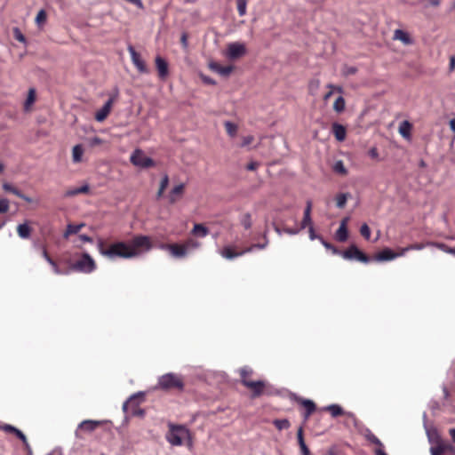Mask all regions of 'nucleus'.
Segmentation results:
<instances>
[{
    "label": "nucleus",
    "mask_w": 455,
    "mask_h": 455,
    "mask_svg": "<svg viewBox=\"0 0 455 455\" xmlns=\"http://www.w3.org/2000/svg\"><path fill=\"white\" fill-rule=\"evenodd\" d=\"M152 246L150 237L143 235L134 236L130 244L124 242H116L112 243L108 249L104 248L102 239H99L97 242L99 252L110 259L116 258L132 259L137 257L140 251H149Z\"/></svg>",
    "instance_id": "nucleus-1"
},
{
    "label": "nucleus",
    "mask_w": 455,
    "mask_h": 455,
    "mask_svg": "<svg viewBox=\"0 0 455 455\" xmlns=\"http://www.w3.org/2000/svg\"><path fill=\"white\" fill-rule=\"evenodd\" d=\"M170 252L171 254L177 259H181L187 256L188 252L186 251V246L179 243H171Z\"/></svg>",
    "instance_id": "nucleus-19"
},
{
    "label": "nucleus",
    "mask_w": 455,
    "mask_h": 455,
    "mask_svg": "<svg viewBox=\"0 0 455 455\" xmlns=\"http://www.w3.org/2000/svg\"><path fill=\"white\" fill-rule=\"evenodd\" d=\"M240 223L245 229H250L252 226L251 214L246 212L240 218Z\"/></svg>",
    "instance_id": "nucleus-35"
},
{
    "label": "nucleus",
    "mask_w": 455,
    "mask_h": 455,
    "mask_svg": "<svg viewBox=\"0 0 455 455\" xmlns=\"http://www.w3.org/2000/svg\"><path fill=\"white\" fill-rule=\"evenodd\" d=\"M189 436V430L185 426L169 424V431L166 433L165 438L170 444L181 446L183 439Z\"/></svg>",
    "instance_id": "nucleus-4"
},
{
    "label": "nucleus",
    "mask_w": 455,
    "mask_h": 455,
    "mask_svg": "<svg viewBox=\"0 0 455 455\" xmlns=\"http://www.w3.org/2000/svg\"><path fill=\"white\" fill-rule=\"evenodd\" d=\"M70 272H80L84 274L92 273L96 269L94 259L88 252L83 253L80 259L70 264Z\"/></svg>",
    "instance_id": "nucleus-5"
},
{
    "label": "nucleus",
    "mask_w": 455,
    "mask_h": 455,
    "mask_svg": "<svg viewBox=\"0 0 455 455\" xmlns=\"http://www.w3.org/2000/svg\"><path fill=\"white\" fill-rule=\"evenodd\" d=\"M117 95L118 90L116 89L115 94L110 96L109 99L104 103L102 108L95 113L94 118L97 122H103L107 118L111 110L112 104L115 99L117 97Z\"/></svg>",
    "instance_id": "nucleus-9"
},
{
    "label": "nucleus",
    "mask_w": 455,
    "mask_h": 455,
    "mask_svg": "<svg viewBox=\"0 0 455 455\" xmlns=\"http://www.w3.org/2000/svg\"><path fill=\"white\" fill-rule=\"evenodd\" d=\"M295 399L298 403H299L305 409L309 412H314L316 409L315 403L310 399H304L295 395Z\"/></svg>",
    "instance_id": "nucleus-27"
},
{
    "label": "nucleus",
    "mask_w": 455,
    "mask_h": 455,
    "mask_svg": "<svg viewBox=\"0 0 455 455\" xmlns=\"http://www.w3.org/2000/svg\"><path fill=\"white\" fill-rule=\"evenodd\" d=\"M100 425H101V421L92 420V419H85L78 425L76 432L78 430H84V431L90 433V432H92L93 430H95V428L97 427H99Z\"/></svg>",
    "instance_id": "nucleus-20"
},
{
    "label": "nucleus",
    "mask_w": 455,
    "mask_h": 455,
    "mask_svg": "<svg viewBox=\"0 0 455 455\" xmlns=\"http://www.w3.org/2000/svg\"><path fill=\"white\" fill-rule=\"evenodd\" d=\"M185 188V185L180 183L175 186L169 193L168 198L170 204H175L178 200V196H181L183 195Z\"/></svg>",
    "instance_id": "nucleus-22"
},
{
    "label": "nucleus",
    "mask_w": 455,
    "mask_h": 455,
    "mask_svg": "<svg viewBox=\"0 0 455 455\" xmlns=\"http://www.w3.org/2000/svg\"><path fill=\"white\" fill-rule=\"evenodd\" d=\"M155 62L159 77L165 79L169 75L168 62L159 55L156 57Z\"/></svg>",
    "instance_id": "nucleus-13"
},
{
    "label": "nucleus",
    "mask_w": 455,
    "mask_h": 455,
    "mask_svg": "<svg viewBox=\"0 0 455 455\" xmlns=\"http://www.w3.org/2000/svg\"><path fill=\"white\" fill-rule=\"evenodd\" d=\"M253 140V137L252 136H245L243 138V141L241 143V147H246L248 145H250Z\"/></svg>",
    "instance_id": "nucleus-62"
},
{
    "label": "nucleus",
    "mask_w": 455,
    "mask_h": 455,
    "mask_svg": "<svg viewBox=\"0 0 455 455\" xmlns=\"http://www.w3.org/2000/svg\"><path fill=\"white\" fill-rule=\"evenodd\" d=\"M335 238L337 241H339L340 243L346 242L348 238L347 228L339 227V228L335 232Z\"/></svg>",
    "instance_id": "nucleus-31"
},
{
    "label": "nucleus",
    "mask_w": 455,
    "mask_h": 455,
    "mask_svg": "<svg viewBox=\"0 0 455 455\" xmlns=\"http://www.w3.org/2000/svg\"><path fill=\"white\" fill-rule=\"evenodd\" d=\"M427 245H434V243H412V244L408 245L407 247L403 248L402 252H403V255H404L409 251H413V250L419 251V250L424 249Z\"/></svg>",
    "instance_id": "nucleus-34"
},
{
    "label": "nucleus",
    "mask_w": 455,
    "mask_h": 455,
    "mask_svg": "<svg viewBox=\"0 0 455 455\" xmlns=\"http://www.w3.org/2000/svg\"><path fill=\"white\" fill-rule=\"evenodd\" d=\"M15 435L17 436V438H19L22 442L28 453H31V447L28 442L26 435L23 434V432L19 429L17 431V433L15 434Z\"/></svg>",
    "instance_id": "nucleus-43"
},
{
    "label": "nucleus",
    "mask_w": 455,
    "mask_h": 455,
    "mask_svg": "<svg viewBox=\"0 0 455 455\" xmlns=\"http://www.w3.org/2000/svg\"><path fill=\"white\" fill-rule=\"evenodd\" d=\"M253 373V371L249 366H244L240 369L241 383L243 385V380H249L248 377Z\"/></svg>",
    "instance_id": "nucleus-42"
},
{
    "label": "nucleus",
    "mask_w": 455,
    "mask_h": 455,
    "mask_svg": "<svg viewBox=\"0 0 455 455\" xmlns=\"http://www.w3.org/2000/svg\"><path fill=\"white\" fill-rule=\"evenodd\" d=\"M9 209V201L5 198L0 199V213H4Z\"/></svg>",
    "instance_id": "nucleus-54"
},
{
    "label": "nucleus",
    "mask_w": 455,
    "mask_h": 455,
    "mask_svg": "<svg viewBox=\"0 0 455 455\" xmlns=\"http://www.w3.org/2000/svg\"><path fill=\"white\" fill-rule=\"evenodd\" d=\"M345 108V99L342 96H339L333 103V109L338 113H341L342 111H344Z\"/></svg>",
    "instance_id": "nucleus-36"
},
{
    "label": "nucleus",
    "mask_w": 455,
    "mask_h": 455,
    "mask_svg": "<svg viewBox=\"0 0 455 455\" xmlns=\"http://www.w3.org/2000/svg\"><path fill=\"white\" fill-rule=\"evenodd\" d=\"M224 125H225V128H226V131H227V133L234 138L236 133H237V125L230 121H226L224 123Z\"/></svg>",
    "instance_id": "nucleus-37"
},
{
    "label": "nucleus",
    "mask_w": 455,
    "mask_h": 455,
    "mask_svg": "<svg viewBox=\"0 0 455 455\" xmlns=\"http://www.w3.org/2000/svg\"><path fill=\"white\" fill-rule=\"evenodd\" d=\"M46 20H47V14H46V12L44 10V9H41L36 16V19H35V22L36 23V25L40 28L42 27L43 25H44V23L46 22Z\"/></svg>",
    "instance_id": "nucleus-40"
},
{
    "label": "nucleus",
    "mask_w": 455,
    "mask_h": 455,
    "mask_svg": "<svg viewBox=\"0 0 455 455\" xmlns=\"http://www.w3.org/2000/svg\"><path fill=\"white\" fill-rule=\"evenodd\" d=\"M276 394H277V391L271 385L265 382L264 395H276Z\"/></svg>",
    "instance_id": "nucleus-55"
},
{
    "label": "nucleus",
    "mask_w": 455,
    "mask_h": 455,
    "mask_svg": "<svg viewBox=\"0 0 455 455\" xmlns=\"http://www.w3.org/2000/svg\"><path fill=\"white\" fill-rule=\"evenodd\" d=\"M184 382L180 377L175 373L169 372L158 378V381L155 387V389H162L167 391L175 388L179 391H182L184 389Z\"/></svg>",
    "instance_id": "nucleus-3"
},
{
    "label": "nucleus",
    "mask_w": 455,
    "mask_h": 455,
    "mask_svg": "<svg viewBox=\"0 0 455 455\" xmlns=\"http://www.w3.org/2000/svg\"><path fill=\"white\" fill-rule=\"evenodd\" d=\"M303 228H284L283 229V233L287 234V235H298L300 230H302Z\"/></svg>",
    "instance_id": "nucleus-53"
},
{
    "label": "nucleus",
    "mask_w": 455,
    "mask_h": 455,
    "mask_svg": "<svg viewBox=\"0 0 455 455\" xmlns=\"http://www.w3.org/2000/svg\"><path fill=\"white\" fill-rule=\"evenodd\" d=\"M42 256L44 257V259L48 263H50V262H51V260H53V259L49 256V254H48V252H47L46 248H45V247H44V246H43V248H42Z\"/></svg>",
    "instance_id": "nucleus-64"
},
{
    "label": "nucleus",
    "mask_w": 455,
    "mask_h": 455,
    "mask_svg": "<svg viewBox=\"0 0 455 455\" xmlns=\"http://www.w3.org/2000/svg\"><path fill=\"white\" fill-rule=\"evenodd\" d=\"M334 255H339L347 260H356L364 264L371 262V258L362 251L355 243L350 244L345 251H340L334 245L328 249Z\"/></svg>",
    "instance_id": "nucleus-2"
},
{
    "label": "nucleus",
    "mask_w": 455,
    "mask_h": 455,
    "mask_svg": "<svg viewBox=\"0 0 455 455\" xmlns=\"http://www.w3.org/2000/svg\"><path fill=\"white\" fill-rule=\"evenodd\" d=\"M273 424L278 430L287 429L291 426L287 419H276L273 421Z\"/></svg>",
    "instance_id": "nucleus-38"
},
{
    "label": "nucleus",
    "mask_w": 455,
    "mask_h": 455,
    "mask_svg": "<svg viewBox=\"0 0 455 455\" xmlns=\"http://www.w3.org/2000/svg\"><path fill=\"white\" fill-rule=\"evenodd\" d=\"M360 233L362 236H363L366 240H369L371 237V229L366 223H363L360 228Z\"/></svg>",
    "instance_id": "nucleus-48"
},
{
    "label": "nucleus",
    "mask_w": 455,
    "mask_h": 455,
    "mask_svg": "<svg viewBox=\"0 0 455 455\" xmlns=\"http://www.w3.org/2000/svg\"><path fill=\"white\" fill-rule=\"evenodd\" d=\"M79 239L84 243H93V239L85 234L79 235Z\"/></svg>",
    "instance_id": "nucleus-63"
},
{
    "label": "nucleus",
    "mask_w": 455,
    "mask_h": 455,
    "mask_svg": "<svg viewBox=\"0 0 455 455\" xmlns=\"http://www.w3.org/2000/svg\"><path fill=\"white\" fill-rule=\"evenodd\" d=\"M297 440L300 449L301 455H311V452L304 440L302 426H300L297 431Z\"/></svg>",
    "instance_id": "nucleus-21"
},
{
    "label": "nucleus",
    "mask_w": 455,
    "mask_h": 455,
    "mask_svg": "<svg viewBox=\"0 0 455 455\" xmlns=\"http://www.w3.org/2000/svg\"><path fill=\"white\" fill-rule=\"evenodd\" d=\"M84 154V148L81 144H77L74 146L72 149V160L74 163H79L82 161V156Z\"/></svg>",
    "instance_id": "nucleus-30"
},
{
    "label": "nucleus",
    "mask_w": 455,
    "mask_h": 455,
    "mask_svg": "<svg viewBox=\"0 0 455 455\" xmlns=\"http://www.w3.org/2000/svg\"><path fill=\"white\" fill-rule=\"evenodd\" d=\"M90 190V186L88 184H84L79 188H75L68 189L65 192L64 196L66 197H72L78 194H86Z\"/></svg>",
    "instance_id": "nucleus-24"
},
{
    "label": "nucleus",
    "mask_w": 455,
    "mask_h": 455,
    "mask_svg": "<svg viewBox=\"0 0 455 455\" xmlns=\"http://www.w3.org/2000/svg\"><path fill=\"white\" fill-rule=\"evenodd\" d=\"M101 143H102V140L98 136H94L89 140V145L91 147H95V146L100 145Z\"/></svg>",
    "instance_id": "nucleus-58"
},
{
    "label": "nucleus",
    "mask_w": 455,
    "mask_h": 455,
    "mask_svg": "<svg viewBox=\"0 0 455 455\" xmlns=\"http://www.w3.org/2000/svg\"><path fill=\"white\" fill-rule=\"evenodd\" d=\"M445 445L439 442L438 445L430 448L431 455H443L445 451Z\"/></svg>",
    "instance_id": "nucleus-44"
},
{
    "label": "nucleus",
    "mask_w": 455,
    "mask_h": 455,
    "mask_svg": "<svg viewBox=\"0 0 455 455\" xmlns=\"http://www.w3.org/2000/svg\"><path fill=\"white\" fill-rule=\"evenodd\" d=\"M184 245L186 246V251L188 252V251L197 249L201 243L196 240L189 238L184 243Z\"/></svg>",
    "instance_id": "nucleus-45"
},
{
    "label": "nucleus",
    "mask_w": 455,
    "mask_h": 455,
    "mask_svg": "<svg viewBox=\"0 0 455 455\" xmlns=\"http://www.w3.org/2000/svg\"><path fill=\"white\" fill-rule=\"evenodd\" d=\"M351 198L350 193H339L336 196V206L343 209L346 206L347 200Z\"/></svg>",
    "instance_id": "nucleus-29"
},
{
    "label": "nucleus",
    "mask_w": 455,
    "mask_h": 455,
    "mask_svg": "<svg viewBox=\"0 0 455 455\" xmlns=\"http://www.w3.org/2000/svg\"><path fill=\"white\" fill-rule=\"evenodd\" d=\"M411 128L412 124L408 120H404L400 124L399 133L404 139H410Z\"/></svg>",
    "instance_id": "nucleus-25"
},
{
    "label": "nucleus",
    "mask_w": 455,
    "mask_h": 455,
    "mask_svg": "<svg viewBox=\"0 0 455 455\" xmlns=\"http://www.w3.org/2000/svg\"><path fill=\"white\" fill-rule=\"evenodd\" d=\"M48 264L52 267V270H53L54 274H56V275H68L71 273L70 267L65 270H62L59 267V266L57 265V263L54 260H51V262Z\"/></svg>",
    "instance_id": "nucleus-39"
},
{
    "label": "nucleus",
    "mask_w": 455,
    "mask_h": 455,
    "mask_svg": "<svg viewBox=\"0 0 455 455\" xmlns=\"http://www.w3.org/2000/svg\"><path fill=\"white\" fill-rule=\"evenodd\" d=\"M243 386L251 389V398L254 399L264 395V380H243Z\"/></svg>",
    "instance_id": "nucleus-10"
},
{
    "label": "nucleus",
    "mask_w": 455,
    "mask_h": 455,
    "mask_svg": "<svg viewBox=\"0 0 455 455\" xmlns=\"http://www.w3.org/2000/svg\"><path fill=\"white\" fill-rule=\"evenodd\" d=\"M17 233L21 239H28L31 234V228L27 222L19 224L17 227Z\"/></svg>",
    "instance_id": "nucleus-26"
},
{
    "label": "nucleus",
    "mask_w": 455,
    "mask_h": 455,
    "mask_svg": "<svg viewBox=\"0 0 455 455\" xmlns=\"http://www.w3.org/2000/svg\"><path fill=\"white\" fill-rule=\"evenodd\" d=\"M13 36L17 41H19L24 44H27L26 36L22 34V32L20 31V29L19 28H13Z\"/></svg>",
    "instance_id": "nucleus-46"
},
{
    "label": "nucleus",
    "mask_w": 455,
    "mask_h": 455,
    "mask_svg": "<svg viewBox=\"0 0 455 455\" xmlns=\"http://www.w3.org/2000/svg\"><path fill=\"white\" fill-rule=\"evenodd\" d=\"M0 430L15 435L19 429L12 425L0 424Z\"/></svg>",
    "instance_id": "nucleus-49"
},
{
    "label": "nucleus",
    "mask_w": 455,
    "mask_h": 455,
    "mask_svg": "<svg viewBox=\"0 0 455 455\" xmlns=\"http://www.w3.org/2000/svg\"><path fill=\"white\" fill-rule=\"evenodd\" d=\"M243 254H245L244 250L236 252L230 246H225L221 251V256L227 259H234L237 257L243 256Z\"/></svg>",
    "instance_id": "nucleus-23"
},
{
    "label": "nucleus",
    "mask_w": 455,
    "mask_h": 455,
    "mask_svg": "<svg viewBox=\"0 0 455 455\" xmlns=\"http://www.w3.org/2000/svg\"><path fill=\"white\" fill-rule=\"evenodd\" d=\"M12 194H13V195L17 196L18 197L23 199L27 203H31L32 202V198H30L29 196L24 195L20 190H19L15 187L13 188Z\"/></svg>",
    "instance_id": "nucleus-50"
},
{
    "label": "nucleus",
    "mask_w": 455,
    "mask_h": 455,
    "mask_svg": "<svg viewBox=\"0 0 455 455\" xmlns=\"http://www.w3.org/2000/svg\"><path fill=\"white\" fill-rule=\"evenodd\" d=\"M145 395L146 393L143 391L132 394L123 404L124 413L127 415L129 410L132 411L133 408H140V404L143 402Z\"/></svg>",
    "instance_id": "nucleus-7"
},
{
    "label": "nucleus",
    "mask_w": 455,
    "mask_h": 455,
    "mask_svg": "<svg viewBox=\"0 0 455 455\" xmlns=\"http://www.w3.org/2000/svg\"><path fill=\"white\" fill-rule=\"evenodd\" d=\"M263 237L265 239V242L263 243H254V244L247 247L246 249H244L245 253L251 252L256 249H259V250L265 249L268 244V238L267 235V231L264 233Z\"/></svg>",
    "instance_id": "nucleus-32"
},
{
    "label": "nucleus",
    "mask_w": 455,
    "mask_h": 455,
    "mask_svg": "<svg viewBox=\"0 0 455 455\" xmlns=\"http://www.w3.org/2000/svg\"><path fill=\"white\" fill-rule=\"evenodd\" d=\"M84 223H81V224H68L67 226V229H66V232L64 233L63 236L65 238H67L69 235H72V234H77L80 229L82 228V227H84Z\"/></svg>",
    "instance_id": "nucleus-33"
},
{
    "label": "nucleus",
    "mask_w": 455,
    "mask_h": 455,
    "mask_svg": "<svg viewBox=\"0 0 455 455\" xmlns=\"http://www.w3.org/2000/svg\"><path fill=\"white\" fill-rule=\"evenodd\" d=\"M307 227H308L309 239L311 241H314V240H318L319 241L320 238L322 237V235L315 234V231L313 224H310Z\"/></svg>",
    "instance_id": "nucleus-51"
},
{
    "label": "nucleus",
    "mask_w": 455,
    "mask_h": 455,
    "mask_svg": "<svg viewBox=\"0 0 455 455\" xmlns=\"http://www.w3.org/2000/svg\"><path fill=\"white\" fill-rule=\"evenodd\" d=\"M333 171L341 175H346L347 173V170L341 160H338L334 163Z\"/></svg>",
    "instance_id": "nucleus-41"
},
{
    "label": "nucleus",
    "mask_w": 455,
    "mask_h": 455,
    "mask_svg": "<svg viewBox=\"0 0 455 455\" xmlns=\"http://www.w3.org/2000/svg\"><path fill=\"white\" fill-rule=\"evenodd\" d=\"M400 256H403V252H402V251L400 252L396 253L390 248H385L381 251L377 253L373 259L371 258V260H376V261H379V262L389 261V260H393Z\"/></svg>",
    "instance_id": "nucleus-12"
},
{
    "label": "nucleus",
    "mask_w": 455,
    "mask_h": 455,
    "mask_svg": "<svg viewBox=\"0 0 455 455\" xmlns=\"http://www.w3.org/2000/svg\"><path fill=\"white\" fill-rule=\"evenodd\" d=\"M192 234L203 238L209 234V228L203 224L196 223L193 227Z\"/></svg>",
    "instance_id": "nucleus-28"
},
{
    "label": "nucleus",
    "mask_w": 455,
    "mask_h": 455,
    "mask_svg": "<svg viewBox=\"0 0 455 455\" xmlns=\"http://www.w3.org/2000/svg\"><path fill=\"white\" fill-rule=\"evenodd\" d=\"M209 68L222 76H228L233 70V66H221L218 62L211 61L209 63Z\"/></svg>",
    "instance_id": "nucleus-14"
},
{
    "label": "nucleus",
    "mask_w": 455,
    "mask_h": 455,
    "mask_svg": "<svg viewBox=\"0 0 455 455\" xmlns=\"http://www.w3.org/2000/svg\"><path fill=\"white\" fill-rule=\"evenodd\" d=\"M36 99V90L34 88H30L28 91V97L26 99V105H30L35 101Z\"/></svg>",
    "instance_id": "nucleus-52"
},
{
    "label": "nucleus",
    "mask_w": 455,
    "mask_h": 455,
    "mask_svg": "<svg viewBox=\"0 0 455 455\" xmlns=\"http://www.w3.org/2000/svg\"><path fill=\"white\" fill-rule=\"evenodd\" d=\"M236 4H237V11H238L239 15L241 17L244 16L246 14L247 1L246 0H236Z\"/></svg>",
    "instance_id": "nucleus-47"
},
{
    "label": "nucleus",
    "mask_w": 455,
    "mask_h": 455,
    "mask_svg": "<svg viewBox=\"0 0 455 455\" xmlns=\"http://www.w3.org/2000/svg\"><path fill=\"white\" fill-rule=\"evenodd\" d=\"M130 161L133 165L140 168H149L155 165L154 160L146 156L144 151L140 148H136L132 153Z\"/></svg>",
    "instance_id": "nucleus-6"
},
{
    "label": "nucleus",
    "mask_w": 455,
    "mask_h": 455,
    "mask_svg": "<svg viewBox=\"0 0 455 455\" xmlns=\"http://www.w3.org/2000/svg\"><path fill=\"white\" fill-rule=\"evenodd\" d=\"M357 72V68L355 67H345L343 73L345 76L355 75Z\"/></svg>",
    "instance_id": "nucleus-60"
},
{
    "label": "nucleus",
    "mask_w": 455,
    "mask_h": 455,
    "mask_svg": "<svg viewBox=\"0 0 455 455\" xmlns=\"http://www.w3.org/2000/svg\"><path fill=\"white\" fill-rule=\"evenodd\" d=\"M323 410L329 411L332 418H337V417L344 415V414H347L348 416H353V413L346 412L343 410V408L339 404H337V403H332V404L327 405V406L323 407Z\"/></svg>",
    "instance_id": "nucleus-17"
},
{
    "label": "nucleus",
    "mask_w": 455,
    "mask_h": 455,
    "mask_svg": "<svg viewBox=\"0 0 455 455\" xmlns=\"http://www.w3.org/2000/svg\"><path fill=\"white\" fill-rule=\"evenodd\" d=\"M246 53L244 44L240 43H230L228 46L227 56L231 60H235L243 57Z\"/></svg>",
    "instance_id": "nucleus-11"
},
{
    "label": "nucleus",
    "mask_w": 455,
    "mask_h": 455,
    "mask_svg": "<svg viewBox=\"0 0 455 455\" xmlns=\"http://www.w3.org/2000/svg\"><path fill=\"white\" fill-rule=\"evenodd\" d=\"M127 51L130 53L132 64L136 67L138 71L141 74H148V68L140 55L136 52L135 48L132 44H128Z\"/></svg>",
    "instance_id": "nucleus-8"
},
{
    "label": "nucleus",
    "mask_w": 455,
    "mask_h": 455,
    "mask_svg": "<svg viewBox=\"0 0 455 455\" xmlns=\"http://www.w3.org/2000/svg\"><path fill=\"white\" fill-rule=\"evenodd\" d=\"M168 184H169V176H168V174L164 173L162 177L159 188H161L162 190H165Z\"/></svg>",
    "instance_id": "nucleus-56"
},
{
    "label": "nucleus",
    "mask_w": 455,
    "mask_h": 455,
    "mask_svg": "<svg viewBox=\"0 0 455 455\" xmlns=\"http://www.w3.org/2000/svg\"><path fill=\"white\" fill-rule=\"evenodd\" d=\"M201 79L205 84H210V85L216 84V81L214 79H212V77L207 76L205 75H201Z\"/></svg>",
    "instance_id": "nucleus-59"
},
{
    "label": "nucleus",
    "mask_w": 455,
    "mask_h": 455,
    "mask_svg": "<svg viewBox=\"0 0 455 455\" xmlns=\"http://www.w3.org/2000/svg\"><path fill=\"white\" fill-rule=\"evenodd\" d=\"M331 131L337 141H343L346 139V127L337 122L331 124Z\"/></svg>",
    "instance_id": "nucleus-16"
},
{
    "label": "nucleus",
    "mask_w": 455,
    "mask_h": 455,
    "mask_svg": "<svg viewBox=\"0 0 455 455\" xmlns=\"http://www.w3.org/2000/svg\"><path fill=\"white\" fill-rule=\"evenodd\" d=\"M145 415V410L141 408H133V410L131 411V416L132 417H143Z\"/></svg>",
    "instance_id": "nucleus-57"
},
{
    "label": "nucleus",
    "mask_w": 455,
    "mask_h": 455,
    "mask_svg": "<svg viewBox=\"0 0 455 455\" xmlns=\"http://www.w3.org/2000/svg\"><path fill=\"white\" fill-rule=\"evenodd\" d=\"M393 39L401 41L404 45H412L414 44V39L411 35L403 29H395Z\"/></svg>",
    "instance_id": "nucleus-15"
},
{
    "label": "nucleus",
    "mask_w": 455,
    "mask_h": 455,
    "mask_svg": "<svg viewBox=\"0 0 455 455\" xmlns=\"http://www.w3.org/2000/svg\"><path fill=\"white\" fill-rule=\"evenodd\" d=\"M365 438L370 443H373V442L378 438L371 430H367V433L365 435Z\"/></svg>",
    "instance_id": "nucleus-61"
},
{
    "label": "nucleus",
    "mask_w": 455,
    "mask_h": 455,
    "mask_svg": "<svg viewBox=\"0 0 455 455\" xmlns=\"http://www.w3.org/2000/svg\"><path fill=\"white\" fill-rule=\"evenodd\" d=\"M312 202L307 200L306 203V208L304 210L303 219L300 222V228H306L308 225L312 224L311 218Z\"/></svg>",
    "instance_id": "nucleus-18"
}]
</instances>
